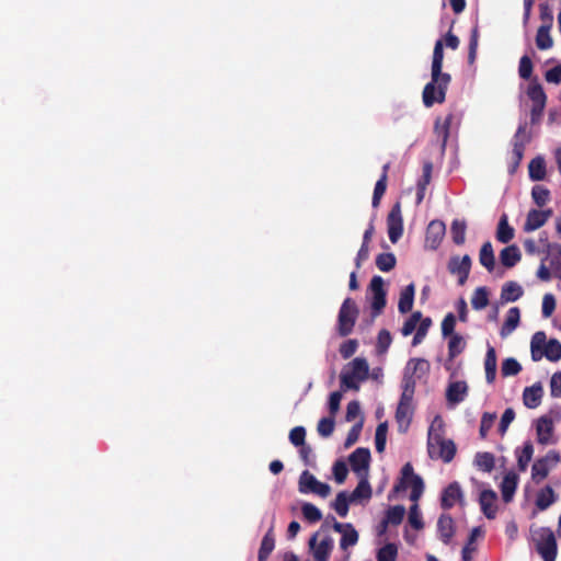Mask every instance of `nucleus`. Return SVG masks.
<instances>
[{
	"instance_id": "f257e3e1",
	"label": "nucleus",
	"mask_w": 561,
	"mask_h": 561,
	"mask_svg": "<svg viewBox=\"0 0 561 561\" xmlns=\"http://www.w3.org/2000/svg\"><path fill=\"white\" fill-rule=\"evenodd\" d=\"M531 539L537 553L542 561H556L558 557V542L556 535L549 527L531 529Z\"/></svg>"
},
{
	"instance_id": "f03ea898",
	"label": "nucleus",
	"mask_w": 561,
	"mask_h": 561,
	"mask_svg": "<svg viewBox=\"0 0 561 561\" xmlns=\"http://www.w3.org/2000/svg\"><path fill=\"white\" fill-rule=\"evenodd\" d=\"M450 81L451 76L449 73H442L437 76H435V73H431V81L425 84L422 92L423 104L426 107H432L435 103H444Z\"/></svg>"
},
{
	"instance_id": "7ed1b4c3",
	"label": "nucleus",
	"mask_w": 561,
	"mask_h": 561,
	"mask_svg": "<svg viewBox=\"0 0 561 561\" xmlns=\"http://www.w3.org/2000/svg\"><path fill=\"white\" fill-rule=\"evenodd\" d=\"M351 370L350 371H342L340 379H341V387L344 390H359V382L365 381L368 378L369 374V366L365 358L363 357H356L351 363Z\"/></svg>"
},
{
	"instance_id": "20e7f679",
	"label": "nucleus",
	"mask_w": 561,
	"mask_h": 561,
	"mask_svg": "<svg viewBox=\"0 0 561 561\" xmlns=\"http://www.w3.org/2000/svg\"><path fill=\"white\" fill-rule=\"evenodd\" d=\"M408 488H411L410 500L417 502L424 492V482L420 476L414 473L411 462H407L402 467L400 481L393 486V492L399 493Z\"/></svg>"
},
{
	"instance_id": "39448f33",
	"label": "nucleus",
	"mask_w": 561,
	"mask_h": 561,
	"mask_svg": "<svg viewBox=\"0 0 561 561\" xmlns=\"http://www.w3.org/2000/svg\"><path fill=\"white\" fill-rule=\"evenodd\" d=\"M428 455L432 459L450 462L456 455V445L451 439H445L440 434L428 433Z\"/></svg>"
},
{
	"instance_id": "423d86ee",
	"label": "nucleus",
	"mask_w": 561,
	"mask_h": 561,
	"mask_svg": "<svg viewBox=\"0 0 561 561\" xmlns=\"http://www.w3.org/2000/svg\"><path fill=\"white\" fill-rule=\"evenodd\" d=\"M359 310L356 302L347 297L341 305L339 316H337V333L340 336H347L352 333Z\"/></svg>"
},
{
	"instance_id": "0eeeda50",
	"label": "nucleus",
	"mask_w": 561,
	"mask_h": 561,
	"mask_svg": "<svg viewBox=\"0 0 561 561\" xmlns=\"http://www.w3.org/2000/svg\"><path fill=\"white\" fill-rule=\"evenodd\" d=\"M561 461V455L558 450L551 449L543 457L538 458L531 467V479L535 483L545 480L549 472Z\"/></svg>"
},
{
	"instance_id": "6e6552de",
	"label": "nucleus",
	"mask_w": 561,
	"mask_h": 561,
	"mask_svg": "<svg viewBox=\"0 0 561 561\" xmlns=\"http://www.w3.org/2000/svg\"><path fill=\"white\" fill-rule=\"evenodd\" d=\"M369 290L373 295L370 308L373 319L380 316L387 305V291L385 289V283L381 276L375 275L370 279Z\"/></svg>"
},
{
	"instance_id": "1a4fd4ad",
	"label": "nucleus",
	"mask_w": 561,
	"mask_h": 561,
	"mask_svg": "<svg viewBox=\"0 0 561 561\" xmlns=\"http://www.w3.org/2000/svg\"><path fill=\"white\" fill-rule=\"evenodd\" d=\"M300 493H314L321 497H327L331 488L329 484L320 482L309 471H304L299 478Z\"/></svg>"
},
{
	"instance_id": "9d476101",
	"label": "nucleus",
	"mask_w": 561,
	"mask_h": 561,
	"mask_svg": "<svg viewBox=\"0 0 561 561\" xmlns=\"http://www.w3.org/2000/svg\"><path fill=\"white\" fill-rule=\"evenodd\" d=\"M388 236L392 243H397L403 233V218L401 204L397 202L387 216Z\"/></svg>"
},
{
	"instance_id": "9b49d317",
	"label": "nucleus",
	"mask_w": 561,
	"mask_h": 561,
	"mask_svg": "<svg viewBox=\"0 0 561 561\" xmlns=\"http://www.w3.org/2000/svg\"><path fill=\"white\" fill-rule=\"evenodd\" d=\"M471 263V257L468 254L462 257L455 255L449 259L447 268L451 275L458 277V285L462 286L466 284L470 274Z\"/></svg>"
},
{
	"instance_id": "f8f14e48",
	"label": "nucleus",
	"mask_w": 561,
	"mask_h": 561,
	"mask_svg": "<svg viewBox=\"0 0 561 561\" xmlns=\"http://www.w3.org/2000/svg\"><path fill=\"white\" fill-rule=\"evenodd\" d=\"M317 539L318 534H314L309 540L314 561H329L334 547L333 539L329 535L324 536L319 542H317Z\"/></svg>"
},
{
	"instance_id": "ddd939ff",
	"label": "nucleus",
	"mask_w": 561,
	"mask_h": 561,
	"mask_svg": "<svg viewBox=\"0 0 561 561\" xmlns=\"http://www.w3.org/2000/svg\"><path fill=\"white\" fill-rule=\"evenodd\" d=\"M457 503L465 505L463 493L458 482L449 483L442 492L440 506L444 510H450Z\"/></svg>"
},
{
	"instance_id": "4468645a",
	"label": "nucleus",
	"mask_w": 561,
	"mask_h": 561,
	"mask_svg": "<svg viewBox=\"0 0 561 561\" xmlns=\"http://www.w3.org/2000/svg\"><path fill=\"white\" fill-rule=\"evenodd\" d=\"M529 141V137L526 135V124L519 125L513 139V168L514 171L520 163L524 157L525 146Z\"/></svg>"
},
{
	"instance_id": "2eb2a0df",
	"label": "nucleus",
	"mask_w": 561,
	"mask_h": 561,
	"mask_svg": "<svg viewBox=\"0 0 561 561\" xmlns=\"http://www.w3.org/2000/svg\"><path fill=\"white\" fill-rule=\"evenodd\" d=\"M348 461L352 470L358 474H367L369 462H370V451L368 448H356L348 457Z\"/></svg>"
},
{
	"instance_id": "dca6fc26",
	"label": "nucleus",
	"mask_w": 561,
	"mask_h": 561,
	"mask_svg": "<svg viewBox=\"0 0 561 561\" xmlns=\"http://www.w3.org/2000/svg\"><path fill=\"white\" fill-rule=\"evenodd\" d=\"M445 231L446 227L442 220H432L426 229V245L432 250H436L443 241Z\"/></svg>"
},
{
	"instance_id": "f3484780",
	"label": "nucleus",
	"mask_w": 561,
	"mask_h": 561,
	"mask_svg": "<svg viewBox=\"0 0 561 561\" xmlns=\"http://www.w3.org/2000/svg\"><path fill=\"white\" fill-rule=\"evenodd\" d=\"M436 527L438 538L445 545H449L456 533V525L454 518L449 514H442L438 517Z\"/></svg>"
},
{
	"instance_id": "a211bd4d",
	"label": "nucleus",
	"mask_w": 561,
	"mask_h": 561,
	"mask_svg": "<svg viewBox=\"0 0 561 561\" xmlns=\"http://www.w3.org/2000/svg\"><path fill=\"white\" fill-rule=\"evenodd\" d=\"M551 216H552V209H545V210L530 209L526 217L524 230L529 232V231H535V230L541 228Z\"/></svg>"
},
{
	"instance_id": "6ab92c4d",
	"label": "nucleus",
	"mask_w": 561,
	"mask_h": 561,
	"mask_svg": "<svg viewBox=\"0 0 561 561\" xmlns=\"http://www.w3.org/2000/svg\"><path fill=\"white\" fill-rule=\"evenodd\" d=\"M496 500L497 496L493 490H483L480 493L479 503L481 506V511L489 519H493L496 516Z\"/></svg>"
},
{
	"instance_id": "aec40b11",
	"label": "nucleus",
	"mask_w": 561,
	"mask_h": 561,
	"mask_svg": "<svg viewBox=\"0 0 561 561\" xmlns=\"http://www.w3.org/2000/svg\"><path fill=\"white\" fill-rule=\"evenodd\" d=\"M543 389L540 382L526 387L523 392V402L528 409H535L541 403Z\"/></svg>"
},
{
	"instance_id": "412c9836",
	"label": "nucleus",
	"mask_w": 561,
	"mask_h": 561,
	"mask_svg": "<svg viewBox=\"0 0 561 561\" xmlns=\"http://www.w3.org/2000/svg\"><path fill=\"white\" fill-rule=\"evenodd\" d=\"M537 440L541 445H547L551 442L553 434V423L548 416H541L537 421L536 425Z\"/></svg>"
},
{
	"instance_id": "4be33fe9",
	"label": "nucleus",
	"mask_w": 561,
	"mask_h": 561,
	"mask_svg": "<svg viewBox=\"0 0 561 561\" xmlns=\"http://www.w3.org/2000/svg\"><path fill=\"white\" fill-rule=\"evenodd\" d=\"M468 392V386L466 381H455L451 382L446 391L447 401L457 404L465 400V397Z\"/></svg>"
},
{
	"instance_id": "5701e85b",
	"label": "nucleus",
	"mask_w": 561,
	"mask_h": 561,
	"mask_svg": "<svg viewBox=\"0 0 561 561\" xmlns=\"http://www.w3.org/2000/svg\"><path fill=\"white\" fill-rule=\"evenodd\" d=\"M413 416V407L397 405L396 410V422L398 424V431L400 433H407Z\"/></svg>"
},
{
	"instance_id": "b1692460",
	"label": "nucleus",
	"mask_w": 561,
	"mask_h": 561,
	"mask_svg": "<svg viewBox=\"0 0 561 561\" xmlns=\"http://www.w3.org/2000/svg\"><path fill=\"white\" fill-rule=\"evenodd\" d=\"M524 295L523 287L514 280L506 282L501 289L502 302H514Z\"/></svg>"
},
{
	"instance_id": "393cba45",
	"label": "nucleus",
	"mask_w": 561,
	"mask_h": 561,
	"mask_svg": "<svg viewBox=\"0 0 561 561\" xmlns=\"http://www.w3.org/2000/svg\"><path fill=\"white\" fill-rule=\"evenodd\" d=\"M518 477L515 472L511 471L506 473L501 483L502 499L505 503L512 501L513 495L516 491Z\"/></svg>"
},
{
	"instance_id": "a878e982",
	"label": "nucleus",
	"mask_w": 561,
	"mask_h": 561,
	"mask_svg": "<svg viewBox=\"0 0 561 561\" xmlns=\"http://www.w3.org/2000/svg\"><path fill=\"white\" fill-rule=\"evenodd\" d=\"M522 259L520 251L517 245L512 244L505 247L500 253V261L504 267H514Z\"/></svg>"
},
{
	"instance_id": "bb28decb",
	"label": "nucleus",
	"mask_w": 561,
	"mask_h": 561,
	"mask_svg": "<svg viewBox=\"0 0 561 561\" xmlns=\"http://www.w3.org/2000/svg\"><path fill=\"white\" fill-rule=\"evenodd\" d=\"M547 259H549V265L553 276L561 279V245L549 244Z\"/></svg>"
},
{
	"instance_id": "cd10ccee",
	"label": "nucleus",
	"mask_w": 561,
	"mask_h": 561,
	"mask_svg": "<svg viewBox=\"0 0 561 561\" xmlns=\"http://www.w3.org/2000/svg\"><path fill=\"white\" fill-rule=\"evenodd\" d=\"M558 495L550 485H546L538 491L536 496V506L539 511H546L554 502H557Z\"/></svg>"
},
{
	"instance_id": "c85d7f7f",
	"label": "nucleus",
	"mask_w": 561,
	"mask_h": 561,
	"mask_svg": "<svg viewBox=\"0 0 561 561\" xmlns=\"http://www.w3.org/2000/svg\"><path fill=\"white\" fill-rule=\"evenodd\" d=\"M415 295V286L413 283L405 286L401 293L398 302V309L400 313H408L412 310Z\"/></svg>"
},
{
	"instance_id": "c756f323",
	"label": "nucleus",
	"mask_w": 561,
	"mask_h": 561,
	"mask_svg": "<svg viewBox=\"0 0 561 561\" xmlns=\"http://www.w3.org/2000/svg\"><path fill=\"white\" fill-rule=\"evenodd\" d=\"M517 458V467L519 471H526L533 455H534V445L530 440L524 443L523 447L515 450Z\"/></svg>"
},
{
	"instance_id": "7c9ffc66",
	"label": "nucleus",
	"mask_w": 561,
	"mask_h": 561,
	"mask_svg": "<svg viewBox=\"0 0 561 561\" xmlns=\"http://www.w3.org/2000/svg\"><path fill=\"white\" fill-rule=\"evenodd\" d=\"M515 234V230L508 224L506 214H503L499 220L496 229V240L501 243H508Z\"/></svg>"
},
{
	"instance_id": "2f4dec72",
	"label": "nucleus",
	"mask_w": 561,
	"mask_h": 561,
	"mask_svg": "<svg viewBox=\"0 0 561 561\" xmlns=\"http://www.w3.org/2000/svg\"><path fill=\"white\" fill-rule=\"evenodd\" d=\"M485 379L489 383H493L496 377V353L495 348L489 345L484 358Z\"/></svg>"
},
{
	"instance_id": "473e14b6",
	"label": "nucleus",
	"mask_w": 561,
	"mask_h": 561,
	"mask_svg": "<svg viewBox=\"0 0 561 561\" xmlns=\"http://www.w3.org/2000/svg\"><path fill=\"white\" fill-rule=\"evenodd\" d=\"M520 311L517 307H513L507 311L506 319L501 328V336L505 337L511 334L519 324Z\"/></svg>"
},
{
	"instance_id": "72a5a7b5",
	"label": "nucleus",
	"mask_w": 561,
	"mask_h": 561,
	"mask_svg": "<svg viewBox=\"0 0 561 561\" xmlns=\"http://www.w3.org/2000/svg\"><path fill=\"white\" fill-rule=\"evenodd\" d=\"M479 262L480 264L488 270V272H493L495 267V256L492 243L486 241L482 244L479 253Z\"/></svg>"
},
{
	"instance_id": "f704fd0d",
	"label": "nucleus",
	"mask_w": 561,
	"mask_h": 561,
	"mask_svg": "<svg viewBox=\"0 0 561 561\" xmlns=\"http://www.w3.org/2000/svg\"><path fill=\"white\" fill-rule=\"evenodd\" d=\"M546 344V333L543 331L536 332L530 342L531 359L534 362L540 360L543 356V345Z\"/></svg>"
},
{
	"instance_id": "c9c22d12",
	"label": "nucleus",
	"mask_w": 561,
	"mask_h": 561,
	"mask_svg": "<svg viewBox=\"0 0 561 561\" xmlns=\"http://www.w3.org/2000/svg\"><path fill=\"white\" fill-rule=\"evenodd\" d=\"M275 548L273 528L264 535L259 549L257 561H266Z\"/></svg>"
},
{
	"instance_id": "e433bc0d",
	"label": "nucleus",
	"mask_w": 561,
	"mask_h": 561,
	"mask_svg": "<svg viewBox=\"0 0 561 561\" xmlns=\"http://www.w3.org/2000/svg\"><path fill=\"white\" fill-rule=\"evenodd\" d=\"M405 508L403 505H394L388 508L386 517L382 520V526L386 528L389 524L397 526L403 520Z\"/></svg>"
},
{
	"instance_id": "4c0bfd02",
	"label": "nucleus",
	"mask_w": 561,
	"mask_h": 561,
	"mask_svg": "<svg viewBox=\"0 0 561 561\" xmlns=\"http://www.w3.org/2000/svg\"><path fill=\"white\" fill-rule=\"evenodd\" d=\"M454 121V114L449 113L444 119L437 118L435 121L434 130L438 138L442 139L443 146L446 145L449 137V129Z\"/></svg>"
},
{
	"instance_id": "58836bf2",
	"label": "nucleus",
	"mask_w": 561,
	"mask_h": 561,
	"mask_svg": "<svg viewBox=\"0 0 561 561\" xmlns=\"http://www.w3.org/2000/svg\"><path fill=\"white\" fill-rule=\"evenodd\" d=\"M444 61V44L442 39L436 41L433 51L431 73L442 75Z\"/></svg>"
},
{
	"instance_id": "ea45409f",
	"label": "nucleus",
	"mask_w": 561,
	"mask_h": 561,
	"mask_svg": "<svg viewBox=\"0 0 561 561\" xmlns=\"http://www.w3.org/2000/svg\"><path fill=\"white\" fill-rule=\"evenodd\" d=\"M529 178L533 181H541L546 176V162L541 157L534 158L528 165Z\"/></svg>"
},
{
	"instance_id": "a19ab883",
	"label": "nucleus",
	"mask_w": 561,
	"mask_h": 561,
	"mask_svg": "<svg viewBox=\"0 0 561 561\" xmlns=\"http://www.w3.org/2000/svg\"><path fill=\"white\" fill-rule=\"evenodd\" d=\"M550 25H540L536 34V45L540 50H547L552 47L553 39L550 35Z\"/></svg>"
},
{
	"instance_id": "79ce46f5",
	"label": "nucleus",
	"mask_w": 561,
	"mask_h": 561,
	"mask_svg": "<svg viewBox=\"0 0 561 561\" xmlns=\"http://www.w3.org/2000/svg\"><path fill=\"white\" fill-rule=\"evenodd\" d=\"M467 225L465 220L455 219L450 226V234L455 244L461 245L466 241Z\"/></svg>"
},
{
	"instance_id": "37998d69",
	"label": "nucleus",
	"mask_w": 561,
	"mask_h": 561,
	"mask_svg": "<svg viewBox=\"0 0 561 561\" xmlns=\"http://www.w3.org/2000/svg\"><path fill=\"white\" fill-rule=\"evenodd\" d=\"M474 463L480 470L484 472H491L495 466L494 455L488 451L477 453L474 457Z\"/></svg>"
},
{
	"instance_id": "c03bdc74",
	"label": "nucleus",
	"mask_w": 561,
	"mask_h": 561,
	"mask_svg": "<svg viewBox=\"0 0 561 561\" xmlns=\"http://www.w3.org/2000/svg\"><path fill=\"white\" fill-rule=\"evenodd\" d=\"M542 348L548 360L558 362L561 359V343L557 339L546 340Z\"/></svg>"
},
{
	"instance_id": "a18cd8bd",
	"label": "nucleus",
	"mask_w": 561,
	"mask_h": 561,
	"mask_svg": "<svg viewBox=\"0 0 561 561\" xmlns=\"http://www.w3.org/2000/svg\"><path fill=\"white\" fill-rule=\"evenodd\" d=\"M489 305V290L486 287H478L472 295L471 306L474 310H482Z\"/></svg>"
},
{
	"instance_id": "49530a36",
	"label": "nucleus",
	"mask_w": 561,
	"mask_h": 561,
	"mask_svg": "<svg viewBox=\"0 0 561 561\" xmlns=\"http://www.w3.org/2000/svg\"><path fill=\"white\" fill-rule=\"evenodd\" d=\"M351 502L350 495H347L345 491H341L332 503V507L339 516L345 517L348 513Z\"/></svg>"
},
{
	"instance_id": "de8ad7c7",
	"label": "nucleus",
	"mask_w": 561,
	"mask_h": 561,
	"mask_svg": "<svg viewBox=\"0 0 561 561\" xmlns=\"http://www.w3.org/2000/svg\"><path fill=\"white\" fill-rule=\"evenodd\" d=\"M371 497V488L366 478H363L350 495L351 501L369 500Z\"/></svg>"
},
{
	"instance_id": "09e8293b",
	"label": "nucleus",
	"mask_w": 561,
	"mask_h": 561,
	"mask_svg": "<svg viewBox=\"0 0 561 561\" xmlns=\"http://www.w3.org/2000/svg\"><path fill=\"white\" fill-rule=\"evenodd\" d=\"M527 95L533 101V105H546L547 95L540 83L535 82L528 87Z\"/></svg>"
},
{
	"instance_id": "8fccbe9b",
	"label": "nucleus",
	"mask_w": 561,
	"mask_h": 561,
	"mask_svg": "<svg viewBox=\"0 0 561 561\" xmlns=\"http://www.w3.org/2000/svg\"><path fill=\"white\" fill-rule=\"evenodd\" d=\"M466 342L460 334H454L450 336L448 342V356L449 359H454L465 350Z\"/></svg>"
},
{
	"instance_id": "3c124183",
	"label": "nucleus",
	"mask_w": 561,
	"mask_h": 561,
	"mask_svg": "<svg viewBox=\"0 0 561 561\" xmlns=\"http://www.w3.org/2000/svg\"><path fill=\"white\" fill-rule=\"evenodd\" d=\"M396 263H397V259H396L394 254L391 252L380 253L376 257V266L381 272H390L391 270L394 268Z\"/></svg>"
},
{
	"instance_id": "603ef678",
	"label": "nucleus",
	"mask_w": 561,
	"mask_h": 561,
	"mask_svg": "<svg viewBox=\"0 0 561 561\" xmlns=\"http://www.w3.org/2000/svg\"><path fill=\"white\" fill-rule=\"evenodd\" d=\"M398 558V547L392 543H386L377 551L376 559L377 561H397Z\"/></svg>"
},
{
	"instance_id": "864d4df0",
	"label": "nucleus",
	"mask_w": 561,
	"mask_h": 561,
	"mask_svg": "<svg viewBox=\"0 0 561 561\" xmlns=\"http://www.w3.org/2000/svg\"><path fill=\"white\" fill-rule=\"evenodd\" d=\"M412 369L413 374H416L419 378L426 375L430 370V363L424 358H411L408 362L407 370Z\"/></svg>"
},
{
	"instance_id": "5fc2aeb1",
	"label": "nucleus",
	"mask_w": 561,
	"mask_h": 561,
	"mask_svg": "<svg viewBox=\"0 0 561 561\" xmlns=\"http://www.w3.org/2000/svg\"><path fill=\"white\" fill-rule=\"evenodd\" d=\"M432 325V320L431 318H422V320L419 322L417 327H416V332L413 336V340H412V345L413 346H416L419 344H421L423 342V340L425 339L426 334H427V331L430 329V327Z\"/></svg>"
},
{
	"instance_id": "6e6d98bb",
	"label": "nucleus",
	"mask_w": 561,
	"mask_h": 561,
	"mask_svg": "<svg viewBox=\"0 0 561 561\" xmlns=\"http://www.w3.org/2000/svg\"><path fill=\"white\" fill-rule=\"evenodd\" d=\"M387 432H388V423L387 422L379 423L376 428V433H375V446H376L377 453H382L386 448Z\"/></svg>"
},
{
	"instance_id": "4d7b16f0",
	"label": "nucleus",
	"mask_w": 561,
	"mask_h": 561,
	"mask_svg": "<svg viewBox=\"0 0 561 561\" xmlns=\"http://www.w3.org/2000/svg\"><path fill=\"white\" fill-rule=\"evenodd\" d=\"M387 190V175L381 174L379 180L375 184L374 194L371 205L374 208H377L380 204V201L386 193Z\"/></svg>"
},
{
	"instance_id": "13d9d810",
	"label": "nucleus",
	"mask_w": 561,
	"mask_h": 561,
	"mask_svg": "<svg viewBox=\"0 0 561 561\" xmlns=\"http://www.w3.org/2000/svg\"><path fill=\"white\" fill-rule=\"evenodd\" d=\"M358 541V533L354 528L353 525H351L350 528L346 529V531L342 535L340 540V548L342 550H347L350 547H353Z\"/></svg>"
},
{
	"instance_id": "bf43d9fd",
	"label": "nucleus",
	"mask_w": 561,
	"mask_h": 561,
	"mask_svg": "<svg viewBox=\"0 0 561 561\" xmlns=\"http://www.w3.org/2000/svg\"><path fill=\"white\" fill-rule=\"evenodd\" d=\"M531 197L539 207H542L550 199V191L542 185H535L531 190Z\"/></svg>"
},
{
	"instance_id": "052dcab7",
	"label": "nucleus",
	"mask_w": 561,
	"mask_h": 561,
	"mask_svg": "<svg viewBox=\"0 0 561 561\" xmlns=\"http://www.w3.org/2000/svg\"><path fill=\"white\" fill-rule=\"evenodd\" d=\"M522 370V365L513 357L503 360L501 374L503 377L515 376Z\"/></svg>"
},
{
	"instance_id": "680f3d73",
	"label": "nucleus",
	"mask_w": 561,
	"mask_h": 561,
	"mask_svg": "<svg viewBox=\"0 0 561 561\" xmlns=\"http://www.w3.org/2000/svg\"><path fill=\"white\" fill-rule=\"evenodd\" d=\"M302 515L309 523H318L322 518L321 511L311 503H305L301 507Z\"/></svg>"
},
{
	"instance_id": "e2e57ef3",
	"label": "nucleus",
	"mask_w": 561,
	"mask_h": 561,
	"mask_svg": "<svg viewBox=\"0 0 561 561\" xmlns=\"http://www.w3.org/2000/svg\"><path fill=\"white\" fill-rule=\"evenodd\" d=\"M421 320H422V312L421 311L413 312L403 323V327L401 329L402 335L408 336V335L412 334L415 331V329Z\"/></svg>"
},
{
	"instance_id": "0e129e2a",
	"label": "nucleus",
	"mask_w": 561,
	"mask_h": 561,
	"mask_svg": "<svg viewBox=\"0 0 561 561\" xmlns=\"http://www.w3.org/2000/svg\"><path fill=\"white\" fill-rule=\"evenodd\" d=\"M408 519H409V524L411 525V527L414 528L415 530H421L424 528L422 514H421L420 507L416 503H414L410 507Z\"/></svg>"
},
{
	"instance_id": "69168bd1",
	"label": "nucleus",
	"mask_w": 561,
	"mask_h": 561,
	"mask_svg": "<svg viewBox=\"0 0 561 561\" xmlns=\"http://www.w3.org/2000/svg\"><path fill=\"white\" fill-rule=\"evenodd\" d=\"M392 342L390 332L386 329L379 331L377 336L376 350L379 354H383L388 351Z\"/></svg>"
},
{
	"instance_id": "338daca9",
	"label": "nucleus",
	"mask_w": 561,
	"mask_h": 561,
	"mask_svg": "<svg viewBox=\"0 0 561 561\" xmlns=\"http://www.w3.org/2000/svg\"><path fill=\"white\" fill-rule=\"evenodd\" d=\"M480 534V528L476 527L471 530L470 536L468 538V542L462 548L461 551V558L463 561H472V552L476 550V548L472 546L477 536Z\"/></svg>"
},
{
	"instance_id": "774afa93",
	"label": "nucleus",
	"mask_w": 561,
	"mask_h": 561,
	"mask_svg": "<svg viewBox=\"0 0 561 561\" xmlns=\"http://www.w3.org/2000/svg\"><path fill=\"white\" fill-rule=\"evenodd\" d=\"M533 61L529 56L524 55L519 59L518 73L522 79L528 80L533 75Z\"/></svg>"
}]
</instances>
